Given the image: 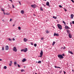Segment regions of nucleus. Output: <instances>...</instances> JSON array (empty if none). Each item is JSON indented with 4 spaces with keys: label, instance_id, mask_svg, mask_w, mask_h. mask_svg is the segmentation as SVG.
Returning a JSON list of instances; mask_svg holds the SVG:
<instances>
[{
    "label": "nucleus",
    "instance_id": "4be33fe9",
    "mask_svg": "<svg viewBox=\"0 0 74 74\" xmlns=\"http://www.w3.org/2000/svg\"><path fill=\"white\" fill-rule=\"evenodd\" d=\"M9 40L10 41H12V39H10V38H9Z\"/></svg>",
    "mask_w": 74,
    "mask_h": 74
},
{
    "label": "nucleus",
    "instance_id": "39448f33",
    "mask_svg": "<svg viewBox=\"0 0 74 74\" xmlns=\"http://www.w3.org/2000/svg\"><path fill=\"white\" fill-rule=\"evenodd\" d=\"M13 50L15 52H16V51H17V49L16 48V47H13Z\"/></svg>",
    "mask_w": 74,
    "mask_h": 74
},
{
    "label": "nucleus",
    "instance_id": "cd10ccee",
    "mask_svg": "<svg viewBox=\"0 0 74 74\" xmlns=\"http://www.w3.org/2000/svg\"><path fill=\"white\" fill-rule=\"evenodd\" d=\"M4 68L5 69H7V66H5L4 67Z\"/></svg>",
    "mask_w": 74,
    "mask_h": 74
},
{
    "label": "nucleus",
    "instance_id": "bb28decb",
    "mask_svg": "<svg viewBox=\"0 0 74 74\" xmlns=\"http://www.w3.org/2000/svg\"><path fill=\"white\" fill-rule=\"evenodd\" d=\"M9 66H11V65H12V64L11 63L9 64Z\"/></svg>",
    "mask_w": 74,
    "mask_h": 74
},
{
    "label": "nucleus",
    "instance_id": "7c9ffc66",
    "mask_svg": "<svg viewBox=\"0 0 74 74\" xmlns=\"http://www.w3.org/2000/svg\"><path fill=\"white\" fill-rule=\"evenodd\" d=\"M2 51H4V47H2Z\"/></svg>",
    "mask_w": 74,
    "mask_h": 74
},
{
    "label": "nucleus",
    "instance_id": "0e129e2a",
    "mask_svg": "<svg viewBox=\"0 0 74 74\" xmlns=\"http://www.w3.org/2000/svg\"><path fill=\"white\" fill-rule=\"evenodd\" d=\"M53 29H55V27H53Z\"/></svg>",
    "mask_w": 74,
    "mask_h": 74
},
{
    "label": "nucleus",
    "instance_id": "20e7f679",
    "mask_svg": "<svg viewBox=\"0 0 74 74\" xmlns=\"http://www.w3.org/2000/svg\"><path fill=\"white\" fill-rule=\"evenodd\" d=\"M53 36H57V37H58V36H59V34H58V33L56 34V33H55L54 34Z\"/></svg>",
    "mask_w": 74,
    "mask_h": 74
},
{
    "label": "nucleus",
    "instance_id": "f8f14e48",
    "mask_svg": "<svg viewBox=\"0 0 74 74\" xmlns=\"http://www.w3.org/2000/svg\"><path fill=\"white\" fill-rule=\"evenodd\" d=\"M66 31L67 32V33H69V34H70V31L69 30H66Z\"/></svg>",
    "mask_w": 74,
    "mask_h": 74
},
{
    "label": "nucleus",
    "instance_id": "f704fd0d",
    "mask_svg": "<svg viewBox=\"0 0 74 74\" xmlns=\"http://www.w3.org/2000/svg\"><path fill=\"white\" fill-rule=\"evenodd\" d=\"M59 6L60 8H62V6L61 5H60Z\"/></svg>",
    "mask_w": 74,
    "mask_h": 74
},
{
    "label": "nucleus",
    "instance_id": "680f3d73",
    "mask_svg": "<svg viewBox=\"0 0 74 74\" xmlns=\"http://www.w3.org/2000/svg\"><path fill=\"white\" fill-rule=\"evenodd\" d=\"M72 71H74V70H72Z\"/></svg>",
    "mask_w": 74,
    "mask_h": 74
},
{
    "label": "nucleus",
    "instance_id": "a18cd8bd",
    "mask_svg": "<svg viewBox=\"0 0 74 74\" xmlns=\"http://www.w3.org/2000/svg\"><path fill=\"white\" fill-rule=\"evenodd\" d=\"M66 48V47H64V48L63 47V49H64Z\"/></svg>",
    "mask_w": 74,
    "mask_h": 74
},
{
    "label": "nucleus",
    "instance_id": "72a5a7b5",
    "mask_svg": "<svg viewBox=\"0 0 74 74\" xmlns=\"http://www.w3.org/2000/svg\"><path fill=\"white\" fill-rule=\"evenodd\" d=\"M6 14V15H10V13H7Z\"/></svg>",
    "mask_w": 74,
    "mask_h": 74
},
{
    "label": "nucleus",
    "instance_id": "a878e982",
    "mask_svg": "<svg viewBox=\"0 0 74 74\" xmlns=\"http://www.w3.org/2000/svg\"><path fill=\"white\" fill-rule=\"evenodd\" d=\"M18 28L19 30H21V27H18Z\"/></svg>",
    "mask_w": 74,
    "mask_h": 74
},
{
    "label": "nucleus",
    "instance_id": "bf43d9fd",
    "mask_svg": "<svg viewBox=\"0 0 74 74\" xmlns=\"http://www.w3.org/2000/svg\"><path fill=\"white\" fill-rule=\"evenodd\" d=\"M34 16H36V15H35V14H34Z\"/></svg>",
    "mask_w": 74,
    "mask_h": 74
},
{
    "label": "nucleus",
    "instance_id": "774afa93",
    "mask_svg": "<svg viewBox=\"0 0 74 74\" xmlns=\"http://www.w3.org/2000/svg\"><path fill=\"white\" fill-rule=\"evenodd\" d=\"M35 74H37V73H36Z\"/></svg>",
    "mask_w": 74,
    "mask_h": 74
},
{
    "label": "nucleus",
    "instance_id": "f03ea898",
    "mask_svg": "<svg viewBox=\"0 0 74 74\" xmlns=\"http://www.w3.org/2000/svg\"><path fill=\"white\" fill-rule=\"evenodd\" d=\"M58 57L59 58H61V59H63L64 58V57L62 55L59 54L58 56Z\"/></svg>",
    "mask_w": 74,
    "mask_h": 74
},
{
    "label": "nucleus",
    "instance_id": "4468645a",
    "mask_svg": "<svg viewBox=\"0 0 74 74\" xmlns=\"http://www.w3.org/2000/svg\"><path fill=\"white\" fill-rule=\"evenodd\" d=\"M73 17H74V15L71 14V19H73Z\"/></svg>",
    "mask_w": 74,
    "mask_h": 74
},
{
    "label": "nucleus",
    "instance_id": "69168bd1",
    "mask_svg": "<svg viewBox=\"0 0 74 74\" xmlns=\"http://www.w3.org/2000/svg\"><path fill=\"white\" fill-rule=\"evenodd\" d=\"M59 68L60 69H61L60 67H59Z\"/></svg>",
    "mask_w": 74,
    "mask_h": 74
},
{
    "label": "nucleus",
    "instance_id": "aec40b11",
    "mask_svg": "<svg viewBox=\"0 0 74 74\" xmlns=\"http://www.w3.org/2000/svg\"><path fill=\"white\" fill-rule=\"evenodd\" d=\"M53 18H54V19H57V17H55V16H53Z\"/></svg>",
    "mask_w": 74,
    "mask_h": 74
},
{
    "label": "nucleus",
    "instance_id": "f3484780",
    "mask_svg": "<svg viewBox=\"0 0 74 74\" xmlns=\"http://www.w3.org/2000/svg\"><path fill=\"white\" fill-rule=\"evenodd\" d=\"M46 33H49V31H48V30H47L46 31Z\"/></svg>",
    "mask_w": 74,
    "mask_h": 74
},
{
    "label": "nucleus",
    "instance_id": "8fccbe9b",
    "mask_svg": "<svg viewBox=\"0 0 74 74\" xmlns=\"http://www.w3.org/2000/svg\"><path fill=\"white\" fill-rule=\"evenodd\" d=\"M72 22V23L73 24H74V21H73Z\"/></svg>",
    "mask_w": 74,
    "mask_h": 74
},
{
    "label": "nucleus",
    "instance_id": "79ce46f5",
    "mask_svg": "<svg viewBox=\"0 0 74 74\" xmlns=\"http://www.w3.org/2000/svg\"><path fill=\"white\" fill-rule=\"evenodd\" d=\"M12 7L13 8H14V5H12Z\"/></svg>",
    "mask_w": 74,
    "mask_h": 74
},
{
    "label": "nucleus",
    "instance_id": "e2e57ef3",
    "mask_svg": "<svg viewBox=\"0 0 74 74\" xmlns=\"http://www.w3.org/2000/svg\"><path fill=\"white\" fill-rule=\"evenodd\" d=\"M15 26L14 25H13V26Z\"/></svg>",
    "mask_w": 74,
    "mask_h": 74
},
{
    "label": "nucleus",
    "instance_id": "9d476101",
    "mask_svg": "<svg viewBox=\"0 0 74 74\" xmlns=\"http://www.w3.org/2000/svg\"><path fill=\"white\" fill-rule=\"evenodd\" d=\"M69 37L70 38H72V35H71V34H69Z\"/></svg>",
    "mask_w": 74,
    "mask_h": 74
},
{
    "label": "nucleus",
    "instance_id": "412c9836",
    "mask_svg": "<svg viewBox=\"0 0 74 74\" xmlns=\"http://www.w3.org/2000/svg\"><path fill=\"white\" fill-rule=\"evenodd\" d=\"M21 72H23V71H25V70H24L23 69H22L21 70Z\"/></svg>",
    "mask_w": 74,
    "mask_h": 74
},
{
    "label": "nucleus",
    "instance_id": "864d4df0",
    "mask_svg": "<svg viewBox=\"0 0 74 74\" xmlns=\"http://www.w3.org/2000/svg\"><path fill=\"white\" fill-rule=\"evenodd\" d=\"M41 39L42 40H43L44 39V38H42Z\"/></svg>",
    "mask_w": 74,
    "mask_h": 74
},
{
    "label": "nucleus",
    "instance_id": "6e6d98bb",
    "mask_svg": "<svg viewBox=\"0 0 74 74\" xmlns=\"http://www.w3.org/2000/svg\"><path fill=\"white\" fill-rule=\"evenodd\" d=\"M10 63H11V64L12 63V61H10Z\"/></svg>",
    "mask_w": 74,
    "mask_h": 74
},
{
    "label": "nucleus",
    "instance_id": "473e14b6",
    "mask_svg": "<svg viewBox=\"0 0 74 74\" xmlns=\"http://www.w3.org/2000/svg\"><path fill=\"white\" fill-rule=\"evenodd\" d=\"M16 64V62H15L14 63V65H15V64Z\"/></svg>",
    "mask_w": 74,
    "mask_h": 74
},
{
    "label": "nucleus",
    "instance_id": "393cba45",
    "mask_svg": "<svg viewBox=\"0 0 74 74\" xmlns=\"http://www.w3.org/2000/svg\"><path fill=\"white\" fill-rule=\"evenodd\" d=\"M1 10L2 11H4V9H3V8H1Z\"/></svg>",
    "mask_w": 74,
    "mask_h": 74
},
{
    "label": "nucleus",
    "instance_id": "9b49d317",
    "mask_svg": "<svg viewBox=\"0 0 74 74\" xmlns=\"http://www.w3.org/2000/svg\"><path fill=\"white\" fill-rule=\"evenodd\" d=\"M24 42H26V41H27V39L26 38H24L23 39Z\"/></svg>",
    "mask_w": 74,
    "mask_h": 74
},
{
    "label": "nucleus",
    "instance_id": "c03bdc74",
    "mask_svg": "<svg viewBox=\"0 0 74 74\" xmlns=\"http://www.w3.org/2000/svg\"><path fill=\"white\" fill-rule=\"evenodd\" d=\"M62 55H63V56H65V55H64V54H63Z\"/></svg>",
    "mask_w": 74,
    "mask_h": 74
},
{
    "label": "nucleus",
    "instance_id": "6e6552de",
    "mask_svg": "<svg viewBox=\"0 0 74 74\" xmlns=\"http://www.w3.org/2000/svg\"><path fill=\"white\" fill-rule=\"evenodd\" d=\"M65 28H66V29H70V28L68 26H66L65 27Z\"/></svg>",
    "mask_w": 74,
    "mask_h": 74
},
{
    "label": "nucleus",
    "instance_id": "603ef678",
    "mask_svg": "<svg viewBox=\"0 0 74 74\" xmlns=\"http://www.w3.org/2000/svg\"><path fill=\"white\" fill-rule=\"evenodd\" d=\"M9 1H11V2H12V0H9Z\"/></svg>",
    "mask_w": 74,
    "mask_h": 74
},
{
    "label": "nucleus",
    "instance_id": "e433bc0d",
    "mask_svg": "<svg viewBox=\"0 0 74 74\" xmlns=\"http://www.w3.org/2000/svg\"><path fill=\"white\" fill-rule=\"evenodd\" d=\"M31 45H33V43L32 42H31Z\"/></svg>",
    "mask_w": 74,
    "mask_h": 74
},
{
    "label": "nucleus",
    "instance_id": "052dcab7",
    "mask_svg": "<svg viewBox=\"0 0 74 74\" xmlns=\"http://www.w3.org/2000/svg\"><path fill=\"white\" fill-rule=\"evenodd\" d=\"M71 24H72V23H70V25H71Z\"/></svg>",
    "mask_w": 74,
    "mask_h": 74
},
{
    "label": "nucleus",
    "instance_id": "ea45409f",
    "mask_svg": "<svg viewBox=\"0 0 74 74\" xmlns=\"http://www.w3.org/2000/svg\"><path fill=\"white\" fill-rule=\"evenodd\" d=\"M64 9L65 11H67V10L66 9L64 8Z\"/></svg>",
    "mask_w": 74,
    "mask_h": 74
},
{
    "label": "nucleus",
    "instance_id": "b1692460",
    "mask_svg": "<svg viewBox=\"0 0 74 74\" xmlns=\"http://www.w3.org/2000/svg\"><path fill=\"white\" fill-rule=\"evenodd\" d=\"M21 52H24V49L21 50Z\"/></svg>",
    "mask_w": 74,
    "mask_h": 74
},
{
    "label": "nucleus",
    "instance_id": "09e8293b",
    "mask_svg": "<svg viewBox=\"0 0 74 74\" xmlns=\"http://www.w3.org/2000/svg\"><path fill=\"white\" fill-rule=\"evenodd\" d=\"M63 49V47H61V49Z\"/></svg>",
    "mask_w": 74,
    "mask_h": 74
},
{
    "label": "nucleus",
    "instance_id": "5fc2aeb1",
    "mask_svg": "<svg viewBox=\"0 0 74 74\" xmlns=\"http://www.w3.org/2000/svg\"><path fill=\"white\" fill-rule=\"evenodd\" d=\"M0 61H2V59H0Z\"/></svg>",
    "mask_w": 74,
    "mask_h": 74
},
{
    "label": "nucleus",
    "instance_id": "2f4dec72",
    "mask_svg": "<svg viewBox=\"0 0 74 74\" xmlns=\"http://www.w3.org/2000/svg\"><path fill=\"white\" fill-rule=\"evenodd\" d=\"M34 47H36V46H37V44H34Z\"/></svg>",
    "mask_w": 74,
    "mask_h": 74
},
{
    "label": "nucleus",
    "instance_id": "6ab92c4d",
    "mask_svg": "<svg viewBox=\"0 0 74 74\" xmlns=\"http://www.w3.org/2000/svg\"><path fill=\"white\" fill-rule=\"evenodd\" d=\"M69 52L70 53H71V54H73V52H72V51H69Z\"/></svg>",
    "mask_w": 74,
    "mask_h": 74
},
{
    "label": "nucleus",
    "instance_id": "49530a36",
    "mask_svg": "<svg viewBox=\"0 0 74 74\" xmlns=\"http://www.w3.org/2000/svg\"><path fill=\"white\" fill-rule=\"evenodd\" d=\"M63 72L64 73V74H66V72H65V71H64Z\"/></svg>",
    "mask_w": 74,
    "mask_h": 74
},
{
    "label": "nucleus",
    "instance_id": "5701e85b",
    "mask_svg": "<svg viewBox=\"0 0 74 74\" xmlns=\"http://www.w3.org/2000/svg\"><path fill=\"white\" fill-rule=\"evenodd\" d=\"M38 63H41V61H40L38 62Z\"/></svg>",
    "mask_w": 74,
    "mask_h": 74
},
{
    "label": "nucleus",
    "instance_id": "37998d69",
    "mask_svg": "<svg viewBox=\"0 0 74 74\" xmlns=\"http://www.w3.org/2000/svg\"><path fill=\"white\" fill-rule=\"evenodd\" d=\"M12 40L13 41H15V38H13Z\"/></svg>",
    "mask_w": 74,
    "mask_h": 74
},
{
    "label": "nucleus",
    "instance_id": "a19ab883",
    "mask_svg": "<svg viewBox=\"0 0 74 74\" xmlns=\"http://www.w3.org/2000/svg\"><path fill=\"white\" fill-rule=\"evenodd\" d=\"M12 19L10 18V21H12Z\"/></svg>",
    "mask_w": 74,
    "mask_h": 74
},
{
    "label": "nucleus",
    "instance_id": "7ed1b4c3",
    "mask_svg": "<svg viewBox=\"0 0 74 74\" xmlns=\"http://www.w3.org/2000/svg\"><path fill=\"white\" fill-rule=\"evenodd\" d=\"M40 54V56L39 57L40 58H41V57H42V55H43V51H42H42H41Z\"/></svg>",
    "mask_w": 74,
    "mask_h": 74
},
{
    "label": "nucleus",
    "instance_id": "1a4fd4ad",
    "mask_svg": "<svg viewBox=\"0 0 74 74\" xmlns=\"http://www.w3.org/2000/svg\"><path fill=\"white\" fill-rule=\"evenodd\" d=\"M9 47L8 46L6 45L5 46L6 50H8Z\"/></svg>",
    "mask_w": 74,
    "mask_h": 74
},
{
    "label": "nucleus",
    "instance_id": "dca6fc26",
    "mask_svg": "<svg viewBox=\"0 0 74 74\" xmlns=\"http://www.w3.org/2000/svg\"><path fill=\"white\" fill-rule=\"evenodd\" d=\"M55 43H56L55 42L53 41V43L52 44V45H54L55 44Z\"/></svg>",
    "mask_w": 74,
    "mask_h": 74
},
{
    "label": "nucleus",
    "instance_id": "0eeeda50",
    "mask_svg": "<svg viewBox=\"0 0 74 74\" xmlns=\"http://www.w3.org/2000/svg\"><path fill=\"white\" fill-rule=\"evenodd\" d=\"M24 52H26V51H27V48H25L24 49Z\"/></svg>",
    "mask_w": 74,
    "mask_h": 74
},
{
    "label": "nucleus",
    "instance_id": "13d9d810",
    "mask_svg": "<svg viewBox=\"0 0 74 74\" xmlns=\"http://www.w3.org/2000/svg\"><path fill=\"white\" fill-rule=\"evenodd\" d=\"M3 13L4 14H5V12H3Z\"/></svg>",
    "mask_w": 74,
    "mask_h": 74
},
{
    "label": "nucleus",
    "instance_id": "3c124183",
    "mask_svg": "<svg viewBox=\"0 0 74 74\" xmlns=\"http://www.w3.org/2000/svg\"><path fill=\"white\" fill-rule=\"evenodd\" d=\"M55 68H57L58 67H57L56 66H55Z\"/></svg>",
    "mask_w": 74,
    "mask_h": 74
},
{
    "label": "nucleus",
    "instance_id": "423d86ee",
    "mask_svg": "<svg viewBox=\"0 0 74 74\" xmlns=\"http://www.w3.org/2000/svg\"><path fill=\"white\" fill-rule=\"evenodd\" d=\"M31 7L32 8H36L37 7V6L36 4L34 5H31Z\"/></svg>",
    "mask_w": 74,
    "mask_h": 74
},
{
    "label": "nucleus",
    "instance_id": "2eb2a0df",
    "mask_svg": "<svg viewBox=\"0 0 74 74\" xmlns=\"http://www.w3.org/2000/svg\"><path fill=\"white\" fill-rule=\"evenodd\" d=\"M46 5H48V6H49V2L46 3Z\"/></svg>",
    "mask_w": 74,
    "mask_h": 74
},
{
    "label": "nucleus",
    "instance_id": "c85d7f7f",
    "mask_svg": "<svg viewBox=\"0 0 74 74\" xmlns=\"http://www.w3.org/2000/svg\"><path fill=\"white\" fill-rule=\"evenodd\" d=\"M62 22H63V23H64V24H66V23L65 22H64V21H62Z\"/></svg>",
    "mask_w": 74,
    "mask_h": 74
},
{
    "label": "nucleus",
    "instance_id": "338daca9",
    "mask_svg": "<svg viewBox=\"0 0 74 74\" xmlns=\"http://www.w3.org/2000/svg\"><path fill=\"white\" fill-rule=\"evenodd\" d=\"M59 67H57V68H59Z\"/></svg>",
    "mask_w": 74,
    "mask_h": 74
},
{
    "label": "nucleus",
    "instance_id": "ddd939ff",
    "mask_svg": "<svg viewBox=\"0 0 74 74\" xmlns=\"http://www.w3.org/2000/svg\"><path fill=\"white\" fill-rule=\"evenodd\" d=\"M26 61V59L24 58L22 60L23 62H24Z\"/></svg>",
    "mask_w": 74,
    "mask_h": 74
},
{
    "label": "nucleus",
    "instance_id": "de8ad7c7",
    "mask_svg": "<svg viewBox=\"0 0 74 74\" xmlns=\"http://www.w3.org/2000/svg\"><path fill=\"white\" fill-rule=\"evenodd\" d=\"M2 21H3V22H5V21H4V20H2Z\"/></svg>",
    "mask_w": 74,
    "mask_h": 74
},
{
    "label": "nucleus",
    "instance_id": "c9c22d12",
    "mask_svg": "<svg viewBox=\"0 0 74 74\" xmlns=\"http://www.w3.org/2000/svg\"><path fill=\"white\" fill-rule=\"evenodd\" d=\"M18 3H19V4H20V5H21V2L20 1H19L18 2Z\"/></svg>",
    "mask_w": 74,
    "mask_h": 74
},
{
    "label": "nucleus",
    "instance_id": "58836bf2",
    "mask_svg": "<svg viewBox=\"0 0 74 74\" xmlns=\"http://www.w3.org/2000/svg\"><path fill=\"white\" fill-rule=\"evenodd\" d=\"M71 1L73 2V3H74V1L73 0H71Z\"/></svg>",
    "mask_w": 74,
    "mask_h": 74
},
{
    "label": "nucleus",
    "instance_id": "f257e3e1",
    "mask_svg": "<svg viewBox=\"0 0 74 74\" xmlns=\"http://www.w3.org/2000/svg\"><path fill=\"white\" fill-rule=\"evenodd\" d=\"M57 26L58 28H59L60 30H62V25H60V24H58Z\"/></svg>",
    "mask_w": 74,
    "mask_h": 74
},
{
    "label": "nucleus",
    "instance_id": "c756f323",
    "mask_svg": "<svg viewBox=\"0 0 74 74\" xmlns=\"http://www.w3.org/2000/svg\"><path fill=\"white\" fill-rule=\"evenodd\" d=\"M40 10L41 11H43V9H42V8H40Z\"/></svg>",
    "mask_w": 74,
    "mask_h": 74
},
{
    "label": "nucleus",
    "instance_id": "4c0bfd02",
    "mask_svg": "<svg viewBox=\"0 0 74 74\" xmlns=\"http://www.w3.org/2000/svg\"><path fill=\"white\" fill-rule=\"evenodd\" d=\"M18 67H20V65H19L18 64H17Z\"/></svg>",
    "mask_w": 74,
    "mask_h": 74
},
{
    "label": "nucleus",
    "instance_id": "a211bd4d",
    "mask_svg": "<svg viewBox=\"0 0 74 74\" xmlns=\"http://www.w3.org/2000/svg\"><path fill=\"white\" fill-rule=\"evenodd\" d=\"M21 12L22 14H24V11L21 10Z\"/></svg>",
    "mask_w": 74,
    "mask_h": 74
},
{
    "label": "nucleus",
    "instance_id": "4d7b16f0",
    "mask_svg": "<svg viewBox=\"0 0 74 74\" xmlns=\"http://www.w3.org/2000/svg\"><path fill=\"white\" fill-rule=\"evenodd\" d=\"M60 73H62V71H60Z\"/></svg>",
    "mask_w": 74,
    "mask_h": 74
}]
</instances>
